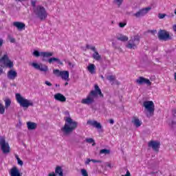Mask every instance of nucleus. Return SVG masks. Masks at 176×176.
<instances>
[{"instance_id":"obj_1","label":"nucleus","mask_w":176,"mask_h":176,"mask_svg":"<svg viewBox=\"0 0 176 176\" xmlns=\"http://www.w3.org/2000/svg\"><path fill=\"white\" fill-rule=\"evenodd\" d=\"M94 89L95 90H91L89 92L87 98L82 99L81 104L91 105V104H94L95 98H97L98 96H100V97H104V94L101 92V89H100V87H98V85H95Z\"/></svg>"},{"instance_id":"obj_2","label":"nucleus","mask_w":176,"mask_h":176,"mask_svg":"<svg viewBox=\"0 0 176 176\" xmlns=\"http://www.w3.org/2000/svg\"><path fill=\"white\" fill-rule=\"evenodd\" d=\"M65 122L64 126L61 128V131L64 135H69L78 127V122L70 117H66Z\"/></svg>"},{"instance_id":"obj_3","label":"nucleus","mask_w":176,"mask_h":176,"mask_svg":"<svg viewBox=\"0 0 176 176\" xmlns=\"http://www.w3.org/2000/svg\"><path fill=\"white\" fill-rule=\"evenodd\" d=\"M34 14L43 21V20H46L47 19V12L46 8L42 6H37L36 8H34L33 10Z\"/></svg>"},{"instance_id":"obj_4","label":"nucleus","mask_w":176,"mask_h":176,"mask_svg":"<svg viewBox=\"0 0 176 176\" xmlns=\"http://www.w3.org/2000/svg\"><path fill=\"white\" fill-rule=\"evenodd\" d=\"M16 100L21 107L28 108V107H34V102L28 99L24 98L20 94H15Z\"/></svg>"},{"instance_id":"obj_5","label":"nucleus","mask_w":176,"mask_h":176,"mask_svg":"<svg viewBox=\"0 0 176 176\" xmlns=\"http://www.w3.org/2000/svg\"><path fill=\"white\" fill-rule=\"evenodd\" d=\"M53 74L55 76L58 78H61L65 82H69V72L68 71H60L58 69H54L53 70Z\"/></svg>"},{"instance_id":"obj_6","label":"nucleus","mask_w":176,"mask_h":176,"mask_svg":"<svg viewBox=\"0 0 176 176\" xmlns=\"http://www.w3.org/2000/svg\"><path fill=\"white\" fill-rule=\"evenodd\" d=\"M143 107H144L145 109L148 112L147 118H151L155 115V104L153 103V101H144L143 102Z\"/></svg>"},{"instance_id":"obj_7","label":"nucleus","mask_w":176,"mask_h":176,"mask_svg":"<svg viewBox=\"0 0 176 176\" xmlns=\"http://www.w3.org/2000/svg\"><path fill=\"white\" fill-rule=\"evenodd\" d=\"M140 39L141 37L140 35H135L128 41V44L126 45V47L128 49H137L138 45H140Z\"/></svg>"},{"instance_id":"obj_8","label":"nucleus","mask_w":176,"mask_h":176,"mask_svg":"<svg viewBox=\"0 0 176 176\" xmlns=\"http://www.w3.org/2000/svg\"><path fill=\"white\" fill-rule=\"evenodd\" d=\"M0 146L3 153H9L10 152V146H9L8 142H6L4 138L0 139Z\"/></svg>"},{"instance_id":"obj_9","label":"nucleus","mask_w":176,"mask_h":176,"mask_svg":"<svg viewBox=\"0 0 176 176\" xmlns=\"http://www.w3.org/2000/svg\"><path fill=\"white\" fill-rule=\"evenodd\" d=\"M86 48L91 50L94 52V54H92L94 60H96V61H100V60H101V55L98 54V52H97L96 47L87 44Z\"/></svg>"},{"instance_id":"obj_10","label":"nucleus","mask_w":176,"mask_h":176,"mask_svg":"<svg viewBox=\"0 0 176 176\" xmlns=\"http://www.w3.org/2000/svg\"><path fill=\"white\" fill-rule=\"evenodd\" d=\"M158 38L160 41H167V39H171L170 33L166 30H160L158 32Z\"/></svg>"},{"instance_id":"obj_11","label":"nucleus","mask_w":176,"mask_h":176,"mask_svg":"<svg viewBox=\"0 0 176 176\" xmlns=\"http://www.w3.org/2000/svg\"><path fill=\"white\" fill-rule=\"evenodd\" d=\"M151 9H152V7H147L145 8H142L141 10L138 11L136 13L133 14V16L135 17H137V19H138L140 17H142V16H145V14H146L149 12V10H151Z\"/></svg>"},{"instance_id":"obj_12","label":"nucleus","mask_w":176,"mask_h":176,"mask_svg":"<svg viewBox=\"0 0 176 176\" xmlns=\"http://www.w3.org/2000/svg\"><path fill=\"white\" fill-rule=\"evenodd\" d=\"M148 148H152L153 151H155V152H159V149H160V142L151 140L148 143Z\"/></svg>"},{"instance_id":"obj_13","label":"nucleus","mask_w":176,"mask_h":176,"mask_svg":"<svg viewBox=\"0 0 176 176\" xmlns=\"http://www.w3.org/2000/svg\"><path fill=\"white\" fill-rule=\"evenodd\" d=\"M5 106L0 103V115H3L5 113V108L8 109L9 107H10L12 104V100H10V98H7L4 100Z\"/></svg>"},{"instance_id":"obj_14","label":"nucleus","mask_w":176,"mask_h":176,"mask_svg":"<svg viewBox=\"0 0 176 176\" xmlns=\"http://www.w3.org/2000/svg\"><path fill=\"white\" fill-rule=\"evenodd\" d=\"M136 83H138V85H147V86L152 85V82H151V80H149V79L145 78L142 76L139 77L136 80Z\"/></svg>"},{"instance_id":"obj_15","label":"nucleus","mask_w":176,"mask_h":176,"mask_svg":"<svg viewBox=\"0 0 176 176\" xmlns=\"http://www.w3.org/2000/svg\"><path fill=\"white\" fill-rule=\"evenodd\" d=\"M7 77L10 80H14L16 78H17V72L13 69L8 71L7 73Z\"/></svg>"},{"instance_id":"obj_16","label":"nucleus","mask_w":176,"mask_h":176,"mask_svg":"<svg viewBox=\"0 0 176 176\" xmlns=\"http://www.w3.org/2000/svg\"><path fill=\"white\" fill-rule=\"evenodd\" d=\"M54 100L56 101H59V102H65L67 101V98L65 97L64 95L60 93H57L54 96Z\"/></svg>"},{"instance_id":"obj_17","label":"nucleus","mask_w":176,"mask_h":176,"mask_svg":"<svg viewBox=\"0 0 176 176\" xmlns=\"http://www.w3.org/2000/svg\"><path fill=\"white\" fill-rule=\"evenodd\" d=\"M87 124H89V126H93V127H96V129H102V126L101 125V123L96 120H89L87 122Z\"/></svg>"},{"instance_id":"obj_18","label":"nucleus","mask_w":176,"mask_h":176,"mask_svg":"<svg viewBox=\"0 0 176 176\" xmlns=\"http://www.w3.org/2000/svg\"><path fill=\"white\" fill-rule=\"evenodd\" d=\"M14 27H16L17 30L19 31H23V30H25V23L20 22V21H15L13 22Z\"/></svg>"},{"instance_id":"obj_19","label":"nucleus","mask_w":176,"mask_h":176,"mask_svg":"<svg viewBox=\"0 0 176 176\" xmlns=\"http://www.w3.org/2000/svg\"><path fill=\"white\" fill-rule=\"evenodd\" d=\"M41 56L43 57L42 60L46 61V59L48 58V57H52L53 56V52H41Z\"/></svg>"},{"instance_id":"obj_20","label":"nucleus","mask_w":176,"mask_h":176,"mask_svg":"<svg viewBox=\"0 0 176 176\" xmlns=\"http://www.w3.org/2000/svg\"><path fill=\"white\" fill-rule=\"evenodd\" d=\"M132 123H133L135 127H140L141 124H142V122H141L140 119H138V117L135 116L133 117Z\"/></svg>"},{"instance_id":"obj_21","label":"nucleus","mask_w":176,"mask_h":176,"mask_svg":"<svg viewBox=\"0 0 176 176\" xmlns=\"http://www.w3.org/2000/svg\"><path fill=\"white\" fill-rule=\"evenodd\" d=\"M116 38L118 39V41H121V42H127V41H129V37L122 34H118L116 36Z\"/></svg>"},{"instance_id":"obj_22","label":"nucleus","mask_w":176,"mask_h":176,"mask_svg":"<svg viewBox=\"0 0 176 176\" xmlns=\"http://www.w3.org/2000/svg\"><path fill=\"white\" fill-rule=\"evenodd\" d=\"M36 126H37V124L35 122H27L28 130H35V129H36Z\"/></svg>"},{"instance_id":"obj_23","label":"nucleus","mask_w":176,"mask_h":176,"mask_svg":"<svg viewBox=\"0 0 176 176\" xmlns=\"http://www.w3.org/2000/svg\"><path fill=\"white\" fill-rule=\"evenodd\" d=\"M55 174L56 175H59V176H63L64 173H63V168L61 166H56L55 169Z\"/></svg>"},{"instance_id":"obj_24","label":"nucleus","mask_w":176,"mask_h":176,"mask_svg":"<svg viewBox=\"0 0 176 176\" xmlns=\"http://www.w3.org/2000/svg\"><path fill=\"white\" fill-rule=\"evenodd\" d=\"M87 69L90 74H96V65L94 64L88 65Z\"/></svg>"},{"instance_id":"obj_25","label":"nucleus","mask_w":176,"mask_h":176,"mask_svg":"<svg viewBox=\"0 0 176 176\" xmlns=\"http://www.w3.org/2000/svg\"><path fill=\"white\" fill-rule=\"evenodd\" d=\"M107 80H109V82H113H113H116L117 85H119V82L116 80V76L113 75L107 76Z\"/></svg>"},{"instance_id":"obj_26","label":"nucleus","mask_w":176,"mask_h":176,"mask_svg":"<svg viewBox=\"0 0 176 176\" xmlns=\"http://www.w3.org/2000/svg\"><path fill=\"white\" fill-rule=\"evenodd\" d=\"M54 61H56V63H58V64H63V63L61 62V60H60V59L57 58H50L48 60V63H50V64H52L53 63H54Z\"/></svg>"},{"instance_id":"obj_27","label":"nucleus","mask_w":176,"mask_h":176,"mask_svg":"<svg viewBox=\"0 0 176 176\" xmlns=\"http://www.w3.org/2000/svg\"><path fill=\"white\" fill-rule=\"evenodd\" d=\"M49 68L46 65H40V68L38 71H41V72H47Z\"/></svg>"},{"instance_id":"obj_28","label":"nucleus","mask_w":176,"mask_h":176,"mask_svg":"<svg viewBox=\"0 0 176 176\" xmlns=\"http://www.w3.org/2000/svg\"><path fill=\"white\" fill-rule=\"evenodd\" d=\"M8 60H9V57L8 56V54H4L0 58V63H3L4 64H6Z\"/></svg>"},{"instance_id":"obj_29","label":"nucleus","mask_w":176,"mask_h":176,"mask_svg":"<svg viewBox=\"0 0 176 176\" xmlns=\"http://www.w3.org/2000/svg\"><path fill=\"white\" fill-rule=\"evenodd\" d=\"M109 153H111V150H108V149H102L100 151V155H102V154H104V155H109Z\"/></svg>"},{"instance_id":"obj_30","label":"nucleus","mask_w":176,"mask_h":176,"mask_svg":"<svg viewBox=\"0 0 176 176\" xmlns=\"http://www.w3.org/2000/svg\"><path fill=\"white\" fill-rule=\"evenodd\" d=\"M85 141L88 144H92V146H94L96 145V142L94 140L93 138H87L85 139Z\"/></svg>"},{"instance_id":"obj_31","label":"nucleus","mask_w":176,"mask_h":176,"mask_svg":"<svg viewBox=\"0 0 176 176\" xmlns=\"http://www.w3.org/2000/svg\"><path fill=\"white\" fill-rule=\"evenodd\" d=\"M6 67H8V68H13V62H12L10 60H8L6 63Z\"/></svg>"},{"instance_id":"obj_32","label":"nucleus","mask_w":176,"mask_h":176,"mask_svg":"<svg viewBox=\"0 0 176 176\" xmlns=\"http://www.w3.org/2000/svg\"><path fill=\"white\" fill-rule=\"evenodd\" d=\"M32 66L35 68V69H38L41 68V65L36 63H32Z\"/></svg>"},{"instance_id":"obj_33","label":"nucleus","mask_w":176,"mask_h":176,"mask_svg":"<svg viewBox=\"0 0 176 176\" xmlns=\"http://www.w3.org/2000/svg\"><path fill=\"white\" fill-rule=\"evenodd\" d=\"M16 160H17V162H18V164H19V166H23V162L22 160H20V157H19V155H16Z\"/></svg>"},{"instance_id":"obj_34","label":"nucleus","mask_w":176,"mask_h":176,"mask_svg":"<svg viewBox=\"0 0 176 176\" xmlns=\"http://www.w3.org/2000/svg\"><path fill=\"white\" fill-rule=\"evenodd\" d=\"M123 1L124 0H115L114 2L115 3H116V5H118V8L120 7V5H122V3H123Z\"/></svg>"},{"instance_id":"obj_35","label":"nucleus","mask_w":176,"mask_h":176,"mask_svg":"<svg viewBox=\"0 0 176 176\" xmlns=\"http://www.w3.org/2000/svg\"><path fill=\"white\" fill-rule=\"evenodd\" d=\"M81 174L82 176H89V173H87L86 169H81Z\"/></svg>"},{"instance_id":"obj_36","label":"nucleus","mask_w":176,"mask_h":176,"mask_svg":"<svg viewBox=\"0 0 176 176\" xmlns=\"http://www.w3.org/2000/svg\"><path fill=\"white\" fill-rule=\"evenodd\" d=\"M31 5L33 8H36V0H31Z\"/></svg>"},{"instance_id":"obj_37","label":"nucleus","mask_w":176,"mask_h":176,"mask_svg":"<svg viewBox=\"0 0 176 176\" xmlns=\"http://www.w3.org/2000/svg\"><path fill=\"white\" fill-rule=\"evenodd\" d=\"M33 54L35 56V57H39V56H41V52H38V50H35L34 51Z\"/></svg>"},{"instance_id":"obj_38","label":"nucleus","mask_w":176,"mask_h":176,"mask_svg":"<svg viewBox=\"0 0 176 176\" xmlns=\"http://www.w3.org/2000/svg\"><path fill=\"white\" fill-rule=\"evenodd\" d=\"M166 16H167V14H162V13L158 14V18L160 19H164V17H166Z\"/></svg>"},{"instance_id":"obj_39","label":"nucleus","mask_w":176,"mask_h":176,"mask_svg":"<svg viewBox=\"0 0 176 176\" xmlns=\"http://www.w3.org/2000/svg\"><path fill=\"white\" fill-rule=\"evenodd\" d=\"M45 85H46L47 86H49L50 87H51V86H52V82H49V81H47V80H46V81L45 82Z\"/></svg>"},{"instance_id":"obj_40","label":"nucleus","mask_w":176,"mask_h":176,"mask_svg":"<svg viewBox=\"0 0 176 176\" xmlns=\"http://www.w3.org/2000/svg\"><path fill=\"white\" fill-rule=\"evenodd\" d=\"M125 26H126V23H119V27H120V28H123Z\"/></svg>"},{"instance_id":"obj_41","label":"nucleus","mask_w":176,"mask_h":176,"mask_svg":"<svg viewBox=\"0 0 176 176\" xmlns=\"http://www.w3.org/2000/svg\"><path fill=\"white\" fill-rule=\"evenodd\" d=\"M10 42L11 43H14V42H16V39H14L13 37H10Z\"/></svg>"},{"instance_id":"obj_42","label":"nucleus","mask_w":176,"mask_h":176,"mask_svg":"<svg viewBox=\"0 0 176 176\" xmlns=\"http://www.w3.org/2000/svg\"><path fill=\"white\" fill-rule=\"evenodd\" d=\"M121 176H131V174H130V171L127 170L125 175H122Z\"/></svg>"},{"instance_id":"obj_43","label":"nucleus","mask_w":176,"mask_h":176,"mask_svg":"<svg viewBox=\"0 0 176 176\" xmlns=\"http://www.w3.org/2000/svg\"><path fill=\"white\" fill-rule=\"evenodd\" d=\"M91 162H93V163H101L100 160H91Z\"/></svg>"},{"instance_id":"obj_44","label":"nucleus","mask_w":176,"mask_h":176,"mask_svg":"<svg viewBox=\"0 0 176 176\" xmlns=\"http://www.w3.org/2000/svg\"><path fill=\"white\" fill-rule=\"evenodd\" d=\"M148 32H151V34H152L153 35H155V34H156V32H157V31H156V30H150Z\"/></svg>"},{"instance_id":"obj_45","label":"nucleus","mask_w":176,"mask_h":176,"mask_svg":"<svg viewBox=\"0 0 176 176\" xmlns=\"http://www.w3.org/2000/svg\"><path fill=\"white\" fill-rule=\"evenodd\" d=\"M3 74V68L0 67V76H1Z\"/></svg>"},{"instance_id":"obj_46","label":"nucleus","mask_w":176,"mask_h":176,"mask_svg":"<svg viewBox=\"0 0 176 176\" xmlns=\"http://www.w3.org/2000/svg\"><path fill=\"white\" fill-rule=\"evenodd\" d=\"M173 30L174 32H175V34H176V25H173Z\"/></svg>"},{"instance_id":"obj_47","label":"nucleus","mask_w":176,"mask_h":176,"mask_svg":"<svg viewBox=\"0 0 176 176\" xmlns=\"http://www.w3.org/2000/svg\"><path fill=\"white\" fill-rule=\"evenodd\" d=\"M3 45V40L2 38H0V47Z\"/></svg>"},{"instance_id":"obj_48","label":"nucleus","mask_w":176,"mask_h":176,"mask_svg":"<svg viewBox=\"0 0 176 176\" xmlns=\"http://www.w3.org/2000/svg\"><path fill=\"white\" fill-rule=\"evenodd\" d=\"M48 176H56V173L54 172H52L48 175Z\"/></svg>"},{"instance_id":"obj_49","label":"nucleus","mask_w":176,"mask_h":176,"mask_svg":"<svg viewBox=\"0 0 176 176\" xmlns=\"http://www.w3.org/2000/svg\"><path fill=\"white\" fill-rule=\"evenodd\" d=\"M109 123H110L111 124H113V123H115V121H113V120H112V119H110V120H109Z\"/></svg>"},{"instance_id":"obj_50","label":"nucleus","mask_w":176,"mask_h":176,"mask_svg":"<svg viewBox=\"0 0 176 176\" xmlns=\"http://www.w3.org/2000/svg\"><path fill=\"white\" fill-rule=\"evenodd\" d=\"M90 162H91V160L88 159V160H87L85 164H89L90 163Z\"/></svg>"},{"instance_id":"obj_51","label":"nucleus","mask_w":176,"mask_h":176,"mask_svg":"<svg viewBox=\"0 0 176 176\" xmlns=\"http://www.w3.org/2000/svg\"><path fill=\"white\" fill-rule=\"evenodd\" d=\"M172 112H173V115H175V113H176V110L174 109V110L172 111Z\"/></svg>"},{"instance_id":"obj_52","label":"nucleus","mask_w":176,"mask_h":176,"mask_svg":"<svg viewBox=\"0 0 176 176\" xmlns=\"http://www.w3.org/2000/svg\"><path fill=\"white\" fill-rule=\"evenodd\" d=\"M68 65H69V67H71V65H72V63H71L70 61L68 62Z\"/></svg>"},{"instance_id":"obj_53","label":"nucleus","mask_w":176,"mask_h":176,"mask_svg":"<svg viewBox=\"0 0 176 176\" xmlns=\"http://www.w3.org/2000/svg\"><path fill=\"white\" fill-rule=\"evenodd\" d=\"M65 86H68V81L65 83Z\"/></svg>"},{"instance_id":"obj_54","label":"nucleus","mask_w":176,"mask_h":176,"mask_svg":"<svg viewBox=\"0 0 176 176\" xmlns=\"http://www.w3.org/2000/svg\"><path fill=\"white\" fill-rule=\"evenodd\" d=\"M56 87H60V85L56 84Z\"/></svg>"},{"instance_id":"obj_55","label":"nucleus","mask_w":176,"mask_h":176,"mask_svg":"<svg viewBox=\"0 0 176 176\" xmlns=\"http://www.w3.org/2000/svg\"><path fill=\"white\" fill-rule=\"evenodd\" d=\"M175 80H176V73H175Z\"/></svg>"},{"instance_id":"obj_56","label":"nucleus","mask_w":176,"mask_h":176,"mask_svg":"<svg viewBox=\"0 0 176 176\" xmlns=\"http://www.w3.org/2000/svg\"><path fill=\"white\" fill-rule=\"evenodd\" d=\"M102 79H104V76H101Z\"/></svg>"},{"instance_id":"obj_57","label":"nucleus","mask_w":176,"mask_h":176,"mask_svg":"<svg viewBox=\"0 0 176 176\" xmlns=\"http://www.w3.org/2000/svg\"><path fill=\"white\" fill-rule=\"evenodd\" d=\"M15 1H20V0H15Z\"/></svg>"}]
</instances>
